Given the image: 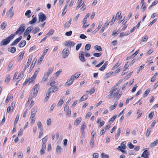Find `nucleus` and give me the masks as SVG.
Here are the masks:
<instances>
[{
  "instance_id": "1",
  "label": "nucleus",
  "mask_w": 158,
  "mask_h": 158,
  "mask_svg": "<svg viewBox=\"0 0 158 158\" xmlns=\"http://www.w3.org/2000/svg\"><path fill=\"white\" fill-rule=\"evenodd\" d=\"M15 34H12L8 37L2 40L0 43L1 45L5 46L8 44L10 40H12L15 37Z\"/></svg>"
},
{
  "instance_id": "2",
  "label": "nucleus",
  "mask_w": 158,
  "mask_h": 158,
  "mask_svg": "<svg viewBox=\"0 0 158 158\" xmlns=\"http://www.w3.org/2000/svg\"><path fill=\"white\" fill-rule=\"evenodd\" d=\"M25 25L24 24H23L21 25L18 29L15 32L14 34L15 35H17L19 33H20V34L23 33L25 30Z\"/></svg>"
},
{
  "instance_id": "3",
  "label": "nucleus",
  "mask_w": 158,
  "mask_h": 158,
  "mask_svg": "<svg viewBox=\"0 0 158 158\" xmlns=\"http://www.w3.org/2000/svg\"><path fill=\"white\" fill-rule=\"evenodd\" d=\"M117 86L118 84H116L112 87L110 92V94L107 96L108 98L110 99L113 97V94H114L113 92L116 91L117 89Z\"/></svg>"
},
{
  "instance_id": "4",
  "label": "nucleus",
  "mask_w": 158,
  "mask_h": 158,
  "mask_svg": "<svg viewBox=\"0 0 158 158\" xmlns=\"http://www.w3.org/2000/svg\"><path fill=\"white\" fill-rule=\"evenodd\" d=\"M70 52L68 48L64 49L62 51V54L64 59L65 58L69 55Z\"/></svg>"
},
{
  "instance_id": "5",
  "label": "nucleus",
  "mask_w": 158,
  "mask_h": 158,
  "mask_svg": "<svg viewBox=\"0 0 158 158\" xmlns=\"http://www.w3.org/2000/svg\"><path fill=\"white\" fill-rule=\"evenodd\" d=\"M39 89V84H37L34 86V91L33 93H31L30 94H32V95L35 97L37 95V94L38 92Z\"/></svg>"
},
{
  "instance_id": "6",
  "label": "nucleus",
  "mask_w": 158,
  "mask_h": 158,
  "mask_svg": "<svg viewBox=\"0 0 158 158\" xmlns=\"http://www.w3.org/2000/svg\"><path fill=\"white\" fill-rule=\"evenodd\" d=\"M15 102H13L11 104L10 106H9L7 108V113H9L10 112H12L15 107Z\"/></svg>"
},
{
  "instance_id": "7",
  "label": "nucleus",
  "mask_w": 158,
  "mask_h": 158,
  "mask_svg": "<svg viewBox=\"0 0 158 158\" xmlns=\"http://www.w3.org/2000/svg\"><path fill=\"white\" fill-rule=\"evenodd\" d=\"M39 19L40 21L43 22L46 19V17L45 14L40 13L39 14Z\"/></svg>"
},
{
  "instance_id": "8",
  "label": "nucleus",
  "mask_w": 158,
  "mask_h": 158,
  "mask_svg": "<svg viewBox=\"0 0 158 158\" xmlns=\"http://www.w3.org/2000/svg\"><path fill=\"white\" fill-rule=\"evenodd\" d=\"M64 110L66 112V115L68 117H70L71 116V111L69 109V106L66 105L64 107Z\"/></svg>"
},
{
  "instance_id": "9",
  "label": "nucleus",
  "mask_w": 158,
  "mask_h": 158,
  "mask_svg": "<svg viewBox=\"0 0 158 158\" xmlns=\"http://www.w3.org/2000/svg\"><path fill=\"white\" fill-rule=\"evenodd\" d=\"M58 87L57 86H51L48 90V92L49 93H54L57 91L58 89Z\"/></svg>"
},
{
  "instance_id": "10",
  "label": "nucleus",
  "mask_w": 158,
  "mask_h": 158,
  "mask_svg": "<svg viewBox=\"0 0 158 158\" xmlns=\"http://www.w3.org/2000/svg\"><path fill=\"white\" fill-rule=\"evenodd\" d=\"M22 36H20L18 38L16 39L11 44V46H14L17 44L19 41L21 40Z\"/></svg>"
},
{
  "instance_id": "11",
  "label": "nucleus",
  "mask_w": 158,
  "mask_h": 158,
  "mask_svg": "<svg viewBox=\"0 0 158 158\" xmlns=\"http://www.w3.org/2000/svg\"><path fill=\"white\" fill-rule=\"evenodd\" d=\"M149 153V152L147 150H145L141 155V156L143 157L142 158H148Z\"/></svg>"
},
{
  "instance_id": "12",
  "label": "nucleus",
  "mask_w": 158,
  "mask_h": 158,
  "mask_svg": "<svg viewBox=\"0 0 158 158\" xmlns=\"http://www.w3.org/2000/svg\"><path fill=\"white\" fill-rule=\"evenodd\" d=\"M119 90H118L116 93H114L113 95L115 96V98L116 99H118L121 97L122 94L119 93Z\"/></svg>"
},
{
  "instance_id": "13",
  "label": "nucleus",
  "mask_w": 158,
  "mask_h": 158,
  "mask_svg": "<svg viewBox=\"0 0 158 158\" xmlns=\"http://www.w3.org/2000/svg\"><path fill=\"white\" fill-rule=\"evenodd\" d=\"M79 57L80 60L82 62H85V59L84 57L83 52H80L79 54Z\"/></svg>"
},
{
  "instance_id": "14",
  "label": "nucleus",
  "mask_w": 158,
  "mask_h": 158,
  "mask_svg": "<svg viewBox=\"0 0 158 158\" xmlns=\"http://www.w3.org/2000/svg\"><path fill=\"white\" fill-rule=\"evenodd\" d=\"M38 110V107L37 106H35L31 109V115H35Z\"/></svg>"
},
{
  "instance_id": "15",
  "label": "nucleus",
  "mask_w": 158,
  "mask_h": 158,
  "mask_svg": "<svg viewBox=\"0 0 158 158\" xmlns=\"http://www.w3.org/2000/svg\"><path fill=\"white\" fill-rule=\"evenodd\" d=\"M71 21H72V19L71 18L69 19V21L66 22L64 24V27L66 28H69L70 27V26L71 24Z\"/></svg>"
},
{
  "instance_id": "16",
  "label": "nucleus",
  "mask_w": 158,
  "mask_h": 158,
  "mask_svg": "<svg viewBox=\"0 0 158 158\" xmlns=\"http://www.w3.org/2000/svg\"><path fill=\"white\" fill-rule=\"evenodd\" d=\"M49 76V75L47 73H45L44 74L42 80H41V82L43 83L47 81Z\"/></svg>"
},
{
  "instance_id": "17",
  "label": "nucleus",
  "mask_w": 158,
  "mask_h": 158,
  "mask_svg": "<svg viewBox=\"0 0 158 158\" xmlns=\"http://www.w3.org/2000/svg\"><path fill=\"white\" fill-rule=\"evenodd\" d=\"M13 98V96L11 95V94H8L7 97L6 99L5 102L6 104H7L10 100V99L12 100Z\"/></svg>"
},
{
  "instance_id": "18",
  "label": "nucleus",
  "mask_w": 158,
  "mask_h": 158,
  "mask_svg": "<svg viewBox=\"0 0 158 158\" xmlns=\"http://www.w3.org/2000/svg\"><path fill=\"white\" fill-rule=\"evenodd\" d=\"M16 49L15 47H10L8 48L9 52H10L12 53H14L16 51Z\"/></svg>"
},
{
  "instance_id": "19",
  "label": "nucleus",
  "mask_w": 158,
  "mask_h": 158,
  "mask_svg": "<svg viewBox=\"0 0 158 158\" xmlns=\"http://www.w3.org/2000/svg\"><path fill=\"white\" fill-rule=\"evenodd\" d=\"M26 44V41L25 40H22L19 44V48H22L24 47Z\"/></svg>"
},
{
  "instance_id": "20",
  "label": "nucleus",
  "mask_w": 158,
  "mask_h": 158,
  "mask_svg": "<svg viewBox=\"0 0 158 158\" xmlns=\"http://www.w3.org/2000/svg\"><path fill=\"white\" fill-rule=\"evenodd\" d=\"M73 82V80L70 77L69 79L67 80L65 84V85L67 86H69L72 84Z\"/></svg>"
},
{
  "instance_id": "21",
  "label": "nucleus",
  "mask_w": 158,
  "mask_h": 158,
  "mask_svg": "<svg viewBox=\"0 0 158 158\" xmlns=\"http://www.w3.org/2000/svg\"><path fill=\"white\" fill-rule=\"evenodd\" d=\"M86 21L87 19H86V18H84L82 21V23H83V27L84 28H85L87 27L89 25V24H86Z\"/></svg>"
},
{
  "instance_id": "22",
  "label": "nucleus",
  "mask_w": 158,
  "mask_h": 158,
  "mask_svg": "<svg viewBox=\"0 0 158 158\" xmlns=\"http://www.w3.org/2000/svg\"><path fill=\"white\" fill-rule=\"evenodd\" d=\"M24 53L25 51H23L21 52L20 54L19 55L18 57V59L19 60H21L23 59Z\"/></svg>"
},
{
  "instance_id": "23",
  "label": "nucleus",
  "mask_w": 158,
  "mask_h": 158,
  "mask_svg": "<svg viewBox=\"0 0 158 158\" xmlns=\"http://www.w3.org/2000/svg\"><path fill=\"white\" fill-rule=\"evenodd\" d=\"M35 115H31L30 116V118L31 119V121L30 123L32 124H34L35 122Z\"/></svg>"
},
{
  "instance_id": "24",
  "label": "nucleus",
  "mask_w": 158,
  "mask_h": 158,
  "mask_svg": "<svg viewBox=\"0 0 158 158\" xmlns=\"http://www.w3.org/2000/svg\"><path fill=\"white\" fill-rule=\"evenodd\" d=\"M88 98V96L86 95L85 94L83 95L81 98L79 99V102H80L86 100Z\"/></svg>"
},
{
  "instance_id": "25",
  "label": "nucleus",
  "mask_w": 158,
  "mask_h": 158,
  "mask_svg": "<svg viewBox=\"0 0 158 158\" xmlns=\"http://www.w3.org/2000/svg\"><path fill=\"white\" fill-rule=\"evenodd\" d=\"M158 143V139H156L155 141L151 143L150 145V147L152 148L153 147L157 145Z\"/></svg>"
},
{
  "instance_id": "26",
  "label": "nucleus",
  "mask_w": 158,
  "mask_h": 158,
  "mask_svg": "<svg viewBox=\"0 0 158 158\" xmlns=\"http://www.w3.org/2000/svg\"><path fill=\"white\" fill-rule=\"evenodd\" d=\"M36 60H35V59H34L32 61V63H31V66L30 67V71H31L32 69H33V68L34 67V66L35 64V63L36 62Z\"/></svg>"
},
{
  "instance_id": "27",
  "label": "nucleus",
  "mask_w": 158,
  "mask_h": 158,
  "mask_svg": "<svg viewBox=\"0 0 158 158\" xmlns=\"http://www.w3.org/2000/svg\"><path fill=\"white\" fill-rule=\"evenodd\" d=\"M151 90V89L150 88H148L144 92V93L143 94V97L144 98L146 97L149 94L150 91Z\"/></svg>"
},
{
  "instance_id": "28",
  "label": "nucleus",
  "mask_w": 158,
  "mask_h": 158,
  "mask_svg": "<svg viewBox=\"0 0 158 158\" xmlns=\"http://www.w3.org/2000/svg\"><path fill=\"white\" fill-rule=\"evenodd\" d=\"M121 131V129L120 128H119L117 130V133L115 134V137L116 139H118V137H119Z\"/></svg>"
},
{
  "instance_id": "29",
  "label": "nucleus",
  "mask_w": 158,
  "mask_h": 158,
  "mask_svg": "<svg viewBox=\"0 0 158 158\" xmlns=\"http://www.w3.org/2000/svg\"><path fill=\"white\" fill-rule=\"evenodd\" d=\"M64 102V100H63V98L62 97H61L59 101L57 106H61Z\"/></svg>"
},
{
  "instance_id": "30",
  "label": "nucleus",
  "mask_w": 158,
  "mask_h": 158,
  "mask_svg": "<svg viewBox=\"0 0 158 158\" xmlns=\"http://www.w3.org/2000/svg\"><path fill=\"white\" fill-rule=\"evenodd\" d=\"M118 104L117 102H115L114 104L111 106L110 107V111H112V110H114L116 107L117 105Z\"/></svg>"
},
{
  "instance_id": "31",
  "label": "nucleus",
  "mask_w": 158,
  "mask_h": 158,
  "mask_svg": "<svg viewBox=\"0 0 158 158\" xmlns=\"http://www.w3.org/2000/svg\"><path fill=\"white\" fill-rule=\"evenodd\" d=\"M81 120V118H79L76 119L74 122V124L76 125H77L80 123Z\"/></svg>"
},
{
  "instance_id": "32",
  "label": "nucleus",
  "mask_w": 158,
  "mask_h": 158,
  "mask_svg": "<svg viewBox=\"0 0 158 158\" xmlns=\"http://www.w3.org/2000/svg\"><path fill=\"white\" fill-rule=\"evenodd\" d=\"M44 132V130L43 129L41 128L40 130L39 135L38 136V138L39 139H40L41 138L42 136H43V135Z\"/></svg>"
},
{
  "instance_id": "33",
  "label": "nucleus",
  "mask_w": 158,
  "mask_h": 158,
  "mask_svg": "<svg viewBox=\"0 0 158 158\" xmlns=\"http://www.w3.org/2000/svg\"><path fill=\"white\" fill-rule=\"evenodd\" d=\"M102 25V22H99V25L97 28L94 31H95V32L98 31L99 30V29L101 28Z\"/></svg>"
},
{
  "instance_id": "34",
  "label": "nucleus",
  "mask_w": 158,
  "mask_h": 158,
  "mask_svg": "<svg viewBox=\"0 0 158 158\" xmlns=\"http://www.w3.org/2000/svg\"><path fill=\"white\" fill-rule=\"evenodd\" d=\"M62 150L61 148V147L60 146H57L56 150V152L57 153H60Z\"/></svg>"
},
{
  "instance_id": "35",
  "label": "nucleus",
  "mask_w": 158,
  "mask_h": 158,
  "mask_svg": "<svg viewBox=\"0 0 158 158\" xmlns=\"http://www.w3.org/2000/svg\"><path fill=\"white\" fill-rule=\"evenodd\" d=\"M91 45L89 44H86L85 47V51H88L90 48Z\"/></svg>"
},
{
  "instance_id": "36",
  "label": "nucleus",
  "mask_w": 158,
  "mask_h": 158,
  "mask_svg": "<svg viewBox=\"0 0 158 158\" xmlns=\"http://www.w3.org/2000/svg\"><path fill=\"white\" fill-rule=\"evenodd\" d=\"M126 142L125 141H123L121 143L120 145V147L121 148H122L123 149H126Z\"/></svg>"
},
{
  "instance_id": "37",
  "label": "nucleus",
  "mask_w": 158,
  "mask_h": 158,
  "mask_svg": "<svg viewBox=\"0 0 158 158\" xmlns=\"http://www.w3.org/2000/svg\"><path fill=\"white\" fill-rule=\"evenodd\" d=\"M53 67H52L51 68H49L48 70V72L46 73H47L49 75L53 72Z\"/></svg>"
},
{
  "instance_id": "38",
  "label": "nucleus",
  "mask_w": 158,
  "mask_h": 158,
  "mask_svg": "<svg viewBox=\"0 0 158 158\" xmlns=\"http://www.w3.org/2000/svg\"><path fill=\"white\" fill-rule=\"evenodd\" d=\"M40 68H38L36 69V70L35 71V72H34V74L33 75V77H35L36 78L37 75V74L40 71Z\"/></svg>"
},
{
  "instance_id": "39",
  "label": "nucleus",
  "mask_w": 158,
  "mask_h": 158,
  "mask_svg": "<svg viewBox=\"0 0 158 158\" xmlns=\"http://www.w3.org/2000/svg\"><path fill=\"white\" fill-rule=\"evenodd\" d=\"M40 68H38L36 69V70L35 71V72H34V74L33 75V77H35L36 78L37 75V74L40 71Z\"/></svg>"
},
{
  "instance_id": "40",
  "label": "nucleus",
  "mask_w": 158,
  "mask_h": 158,
  "mask_svg": "<svg viewBox=\"0 0 158 158\" xmlns=\"http://www.w3.org/2000/svg\"><path fill=\"white\" fill-rule=\"evenodd\" d=\"M40 30V29L38 27H36L32 31V33L33 34H35L36 33L39 32Z\"/></svg>"
},
{
  "instance_id": "41",
  "label": "nucleus",
  "mask_w": 158,
  "mask_h": 158,
  "mask_svg": "<svg viewBox=\"0 0 158 158\" xmlns=\"http://www.w3.org/2000/svg\"><path fill=\"white\" fill-rule=\"evenodd\" d=\"M25 15L27 16L28 18H30L31 16V11L27 10L25 13Z\"/></svg>"
},
{
  "instance_id": "42",
  "label": "nucleus",
  "mask_w": 158,
  "mask_h": 158,
  "mask_svg": "<svg viewBox=\"0 0 158 158\" xmlns=\"http://www.w3.org/2000/svg\"><path fill=\"white\" fill-rule=\"evenodd\" d=\"M94 48L95 50H96L99 51H102V48L101 47L98 45H96L94 47Z\"/></svg>"
},
{
  "instance_id": "43",
  "label": "nucleus",
  "mask_w": 158,
  "mask_h": 158,
  "mask_svg": "<svg viewBox=\"0 0 158 158\" xmlns=\"http://www.w3.org/2000/svg\"><path fill=\"white\" fill-rule=\"evenodd\" d=\"M23 76H22V74L21 73H19L17 77V78H16V80H17L18 81H20L23 78Z\"/></svg>"
},
{
  "instance_id": "44",
  "label": "nucleus",
  "mask_w": 158,
  "mask_h": 158,
  "mask_svg": "<svg viewBox=\"0 0 158 158\" xmlns=\"http://www.w3.org/2000/svg\"><path fill=\"white\" fill-rule=\"evenodd\" d=\"M54 30L53 29L50 30L47 33V35L48 36L51 35H52L54 33Z\"/></svg>"
},
{
  "instance_id": "45",
  "label": "nucleus",
  "mask_w": 158,
  "mask_h": 158,
  "mask_svg": "<svg viewBox=\"0 0 158 158\" xmlns=\"http://www.w3.org/2000/svg\"><path fill=\"white\" fill-rule=\"evenodd\" d=\"M90 143L91 148H93L94 145V138H93V137L91 138Z\"/></svg>"
},
{
  "instance_id": "46",
  "label": "nucleus",
  "mask_w": 158,
  "mask_h": 158,
  "mask_svg": "<svg viewBox=\"0 0 158 158\" xmlns=\"http://www.w3.org/2000/svg\"><path fill=\"white\" fill-rule=\"evenodd\" d=\"M19 114H18L17 115L16 117L15 118V120L14 122V124L16 125L19 119Z\"/></svg>"
},
{
  "instance_id": "47",
  "label": "nucleus",
  "mask_w": 158,
  "mask_h": 158,
  "mask_svg": "<svg viewBox=\"0 0 158 158\" xmlns=\"http://www.w3.org/2000/svg\"><path fill=\"white\" fill-rule=\"evenodd\" d=\"M113 73V72L112 71L110 72L106 73L105 75V77L106 78H108Z\"/></svg>"
},
{
  "instance_id": "48",
  "label": "nucleus",
  "mask_w": 158,
  "mask_h": 158,
  "mask_svg": "<svg viewBox=\"0 0 158 158\" xmlns=\"http://www.w3.org/2000/svg\"><path fill=\"white\" fill-rule=\"evenodd\" d=\"M151 130L150 128H148L147 129V131L146 133V136L147 137H149L150 135V132H151Z\"/></svg>"
},
{
  "instance_id": "49",
  "label": "nucleus",
  "mask_w": 158,
  "mask_h": 158,
  "mask_svg": "<svg viewBox=\"0 0 158 158\" xmlns=\"http://www.w3.org/2000/svg\"><path fill=\"white\" fill-rule=\"evenodd\" d=\"M23 153L21 152H20L18 153L17 154V158H23Z\"/></svg>"
},
{
  "instance_id": "50",
  "label": "nucleus",
  "mask_w": 158,
  "mask_h": 158,
  "mask_svg": "<svg viewBox=\"0 0 158 158\" xmlns=\"http://www.w3.org/2000/svg\"><path fill=\"white\" fill-rule=\"evenodd\" d=\"M7 26L6 22H4L2 23L1 25V27L3 30Z\"/></svg>"
},
{
  "instance_id": "51",
  "label": "nucleus",
  "mask_w": 158,
  "mask_h": 158,
  "mask_svg": "<svg viewBox=\"0 0 158 158\" xmlns=\"http://www.w3.org/2000/svg\"><path fill=\"white\" fill-rule=\"evenodd\" d=\"M36 21V18L35 17H34L32 19L30 22V23L32 24L34 23Z\"/></svg>"
},
{
  "instance_id": "52",
  "label": "nucleus",
  "mask_w": 158,
  "mask_h": 158,
  "mask_svg": "<svg viewBox=\"0 0 158 158\" xmlns=\"http://www.w3.org/2000/svg\"><path fill=\"white\" fill-rule=\"evenodd\" d=\"M68 43L66 45V46H74L75 43L74 42H72V41H70V42H68Z\"/></svg>"
},
{
  "instance_id": "53",
  "label": "nucleus",
  "mask_w": 158,
  "mask_h": 158,
  "mask_svg": "<svg viewBox=\"0 0 158 158\" xmlns=\"http://www.w3.org/2000/svg\"><path fill=\"white\" fill-rule=\"evenodd\" d=\"M50 93H49V92H48V93L46 94V97L44 99L45 102H46L48 101V98L50 96Z\"/></svg>"
},
{
  "instance_id": "54",
  "label": "nucleus",
  "mask_w": 158,
  "mask_h": 158,
  "mask_svg": "<svg viewBox=\"0 0 158 158\" xmlns=\"http://www.w3.org/2000/svg\"><path fill=\"white\" fill-rule=\"evenodd\" d=\"M56 84V82L55 80H52L50 83V85L51 86H55Z\"/></svg>"
},
{
  "instance_id": "55",
  "label": "nucleus",
  "mask_w": 158,
  "mask_h": 158,
  "mask_svg": "<svg viewBox=\"0 0 158 158\" xmlns=\"http://www.w3.org/2000/svg\"><path fill=\"white\" fill-rule=\"evenodd\" d=\"M44 57L43 56H41L38 60V61L37 64H41L44 58Z\"/></svg>"
},
{
  "instance_id": "56",
  "label": "nucleus",
  "mask_w": 158,
  "mask_h": 158,
  "mask_svg": "<svg viewBox=\"0 0 158 158\" xmlns=\"http://www.w3.org/2000/svg\"><path fill=\"white\" fill-rule=\"evenodd\" d=\"M148 37L147 35H145L141 40L142 42H145L147 41L148 39Z\"/></svg>"
},
{
  "instance_id": "57",
  "label": "nucleus",
  "mask_w": 158,
  "mask_h": 158,
  "mask_svg": "<svg viewBox=\"0 0 158 158\" xmlns=\"http://www.w3.org/2000/svg\"><path fill=\"white\" fill-rule=\"evenodd\" d=\"M10 80V75H7V76L6 77L5 82H9Z\"/></svg>"
},
{
  "instance_id": "58",
  "label": "nucleus",
  "mask_w": 158,
  "mask_h": 158,
  "mask_svg": "<svg viewBox=\"0 0 158 158\" xmlns=\"http://www.w3.org/2000/svg\"><path fill=\"white\" fill-rule=\"evenodd\" d=\"M95 89H94V88H92V89H91L90 90H89V91L87 90L86 91V92H88L89 93V94H93L94 93V92H95Z\"/></svg>"
},
{
  "instance_id": "59",
  "label": "nucleus",
  "mask_w": 158,
  "mask_h": 158,
  "mask_svg": "<svg viewBox=\"0 0 158 158\" xmlns=\"http://www.w3.org/2000/svg\"><path fill=\"white\" fill-rule=\"evenodd\" d=\"M32 30V27H29L27 28L26 31V32H27V33H29Z\"/></svg>"
},
{
  "instance_id": "60",
  "label": "nucleus",
  "mask_w": 158,
  "mask_h": 158,
  "mask_svg": "<svg viewBox=\"0 0 158 158\" xmlns=\"http://www.w3.org/2000/svg\"><path fill=\"white\" fill-rule=\"evenodd\" d=\"M62 72V69H60L55 73V75L56 77H58L60 74V73Z\"/></svg>"
},
{
  "instance_id": "61",
  "label": "nucleus",
  "mask_w": 158,
  "mask_h": 158,
  "mask_svg": "<svg viewBox=\"0 0 158 158\" xmlns=\"http://www.w3.org/2000/svg\"><path fill=\"white\" fill-rule=\"evenodd\" d=\"M120 63L119 61H118L116 64L113 66L112 68L113 69H114L116 68H117L119 65H120Z\"/></svg>"
},
{
  "instance_id": "62",
  "label": "nucleus",
  "mask_w": 158,
  "mask_h": 158,
  "mask_svg": "<svg viewBox=\"0 0 158 158\" xmlns=\"http://www.w3.org/2000/svg\"><path fill=\"white\" fill-rule=\"evenodd\" d=\"M102 158H109V156L105 154L104 153L101 154Z\"/></svg>"
},
{
  "instance_id": "63",
  "label": "nucleus",
  "mask_w": 158,
  "mask_h": 158,
  "mask_svg": "<svg viewBox=\"0 0 158 158\" xmlns=\"http://www.w3.org/2000/svg\"><path fill=\"white\" fill-rule=\"evenodd\" d=\"M154 111H151L148 114V117L150 118V119H151L154 115Z\"/></svg>"
},
{
  "instance_id": "64",
  "label": "nucleus",
  "mask_w": 158,
  "mask_h": 158,
  "mask_svg": "<svg viewBox=\"0 0 158 158\" xmlns=\"http://www.w3.org/2000/svg\"><path fill=\"white\" fill-rule=\"evenodd\" d=\"M93 157L94 158H98V157L99 156V155L98 153H93Z\"/></svg>"
}]
</instances>
